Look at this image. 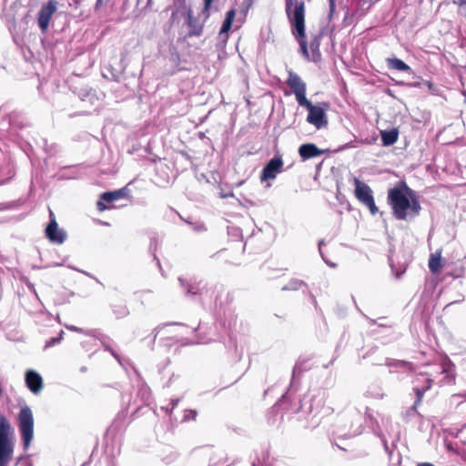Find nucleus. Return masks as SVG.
<instances>
[{"label":"nucleus","instance_id":"obj_23","mask_svg":"<svg viewBox=\"0 0 466 466\" xmlns=\"http://www.w3.org/2000/svg\"><path fill=\"white\" fill-rule=\"evenodd\" d=\"M10 424L5 416L0 415V435L8 436Z\"/></svg>","mask_w":466,"mask_h":466},{"label":"nucleus","instance_id":"obj_15","mask_svg":"<svg viewBox=\"0 0 466 466\" xmlns=\"http://www.w3.org/2000/svg\"><path fill=\"white\" fill-rule=\"evenodd\" d=\"M386 64L390 69L404 72L408 76L412 75L410 67L399 58H387Z\"/></svg>","mask_w":466,"mask_h":466},{"label":"nucleus","instance_id":"obj_21","mask_svg":"<svg viewBox=\"0 0 466 466\" xmlns=\"http://www.w3.org/2000/svg\"><path fill=\"white\" fill-rule=\"evenodd\" d=\"M293 90L296 95L297 101L300 106H305L307 109H309V107H311L313 106V104L306 97V95H305L306 89H293Z\"/></svg>","mask_w":466,"mask_h":466},{"label":"nucleus","instance_id":"obj_9","mask_svg":"<svg viewBox=\"0 0 466 466\" xmlns=\"http://www.w3.org/2000/svg\"><path fill=\"white\" fill-rule=\"evenodd\" d=\"M49 217L50 221L46 228V236L51 242L62 244L65 241L66 235L58 228L55 214L52 210H49Z\"/></svg>","mask_w":466,"mask_h":466},{"label":"nucleus","instance_id":"obj_20","mask_svg":"<svg viewBox=\"0 0 466 466\" xmlns=\"http://www.w3.org/2000/svg\"><path fill=\"white\" fill-rule=\"evenodd\" d=\"M112 311L116 319H123L128 315V309L121 301H116L111 305Z\"/></svg>","mask_w":466,"mask_h":466},{"label":"nucleus","instance_id":"obj_30","mask_svg":"<svg viewBox=\"0 0 466 466\" xmlns=\"http://www.w3.org/2000/svg\"><path fill=\"white\" fill-rule=\"evenodd\" d=\"M460 5H466V0H458L457 2Z\"/></svg>","mask_w":466,"mask_h":466},{"label":"nucleus","instance_id":"obj_22","mask_svg":"<svg viewBox=\"0 0 466 466\" xmlns=\"http://www.w3.org/2000/svg\"><path fill=\"white\" fill-rule=\"evenodd\" d=\"M287 84L289 85V87H305V83L302 82L300 77L293 72H289Z\"/></svg>","mask_w":466,"mask_h":466},{"label":"nucleus","instance_id":"obj_24","mask_svg":"<svg viewBox=\"0 0 466 466\" xmlns=\"http://www.w3.org/2000/svg\"><path fill=\"white\" fill-rule=\"evenodd\" d=\"M319 38L318 36H315L309 44L313 59L315 58L316 56H319Z\"/></svg>","mask_w":466,"mask_h":466},{"label":"nucleus","instance_id":"obj_27","mask_svg":"<svg viewBox=\"0 0 466 466\" xmlns=\"http://www.w3.org/2000/svg\"><path fill=\"white\" fill-rule=\"evenodd\" d=\"M335 11V0H329V16L332 15Z\"/></svg>","mask_w":466,"mask_h":466},{"label":"nucleus","instance_id":"obj_4","mask_svg":"<svg viewBox=\"0 0 466 466\" xmlns=\"http://www.w3.org/2000/svg\"><path fill=\"white\" fill-rule=\"evenodd\" d=\"M354 194L356 198L361 204L366 206L372 215H376L379 212V209L375 204L371 188L357 177L354 178Z\"/></svg>","mask_w":466,"mask_h":466},{"label":"nucleus","instance_id":"obj_14","mask_svg":"<svg viewBox=\"0 0 466 466\" xmlns=\"http://www.w3.org/2000/svg\"><path fill=\"white\" fill-rule=\"evenodd\" d=\"M323 152V150L319 149L315 144L312 143L302 144L299 147V154L302 160H308L320 157Z\"/></svg>","mask_w":466,"mask_h":466},{"label":"nucleus","instance_id":"obj_25","mask_svg":"<svg viewBox=\"0 0 466 466\" xmlns=\"http://www.w3.org/2000/svg\"><path fill=\"white\" fill-rule=\"evenodd\" d=\"M63 335H64V331L60 330L57 337L51 338L50 339H48L46 342V348H50V347H53L58 343H60L63 339Z\"/></svg>","mask_w":466,"mask_h":466},{"label":"nucleus","instance_id":"obj_11","mask_svg":"<svg viewBox=\"0 0 466 466\" xmlns=\"http://www.w3.org/2000/svg\"><path fill=\"white\" fill-rule=\"evenodd\" d=\"M13 454V444L8 436L0 435V466H7Z\"/></svg>","mask_w":466,"mask_h":466},{"label":"nucleus","instance_id":"obj_32","mask_svg":"<svg viewBox=\"0 0 466 466\" xmlns=\"http://www.w3.org/2000/svg\"><path fill=\"white\" fill-rule=\"evenodd\" d=\"M370 0H364V3H368Z\"/></svg>","mask_w":466,"mask_h":466},{"label":"nucleus","instance_id":"obj_7","mask_svg":"<svg viewBox=\"0 0 466 466\" xmlns=\"http://www.w3.org/2000/svg\"><path fill=\"white\" fill-rule=\"evenodd\" d=\"M58 2L56 0H48L43 5L38 12L37 23L42 32H46L49 26V22L53 15L56 12Z\"/></svg>","mask_w":466,"mask_h":466},{"label":"nucleus","instance_id":"obj_6","mask_svg":"<svg viewBox=\"0 0 466 466\" xmlns=\"http://www.w3.org/2000/svg\"><path fill=\"white\" fill-rule=\"evenodd\" d=\"M300 406L297 404L292 405V401L288 396H282L270 409L269 414L271 415L272 423L276 421V417L280 416V420H283L284 415L296 413L299 410Z\"/></svg>","mask_w":466,"mask_h":466},{"label":"nucleus","instance_id":"obj_19","mask_svg":"<svg viewBox=\"0 0 466 466\" xmlns=\"http://www.w3.org/2000/svg\"><path fill=\"white\" fill-rule=\"evenodd\" d=\"M442 267L441 264V252H436L431 254L429 259V268L431 273L436 274L439 273Z\"/></svg>","mask_w":466,"mask_h":466},{"label":"nucleus","instance_id":"obj_29","mask_svg":"<svg viewBox=\"0 0 466 466\" xmlns=\"http://www.w3.org/2000/svg\"><path fill=\"white\" fill-rule=\"evenodd\" d=\"M417 466H434V465L430 462H422V463H419Z\"/></svg>","mask_w":466,"mask_h":466},{"label":"nucleus","instance_id":"obj_5","mask_svg":"<svg viewBox=\"0 0 466 466\" xmlns=\"http://www.w3.org/2000/svg\"><path fill=\"white\" fill-rule=\"evenodd\" d=\"M128 197L129 189L127 187L114 191L104 192L99 196V199L96 202V208L99 212L114 208V206H107L106 203H112L121 198H127Z\"/></svg>","mask_w":466,"mask_h":466},{"label":"nucleus","instance_id":"obj_31","mask_svg":"<svg viewBox=\"0 0 466 466\" xmlns=\"http://www.w3.org/2000/svg\"><path fill=\"white\" fill-rule=\"evenodd\" d=\"M387 91H388V94H389V95H391V93H390V89H387Z\"/></svg>","mask_w":466,"mask_h":466},{"label":"nucleus","instance_id":"obj_2","mask_svg":"<svg viewBox=\"0 0 466 466\" xmlns=\"http://www.w3.org/2000/svg\"><path fill=\"white\" fill-rule=\"evenodd\" d=\"M286 13L292 25V33L304 56L309 59L305 35V5L298 0H286Z\"/></svg>","mask_w":466,"mask_h":466},{"label":"nucleus","instance_id":"obj_18","mask_svg":"<svg viewBox=\"0 0 466 466\" xmlns=\"http://www.w3.org/2000/svg\"><path fill=\"white\" fill-rule=\"evenodd\" d=\"M399 138V132L397 129L393 128L389 131H381V141L382 145L385 147L391 146L397 142Z\"/></svg>","mask_w":466,"mask_h":466},{"label":"nucleus","instance_id":"obj_16","mask_svg":"<svg viewBox=\"0 0 466 466\" xmlns=\"http://www.w3.org/2000/svg\"><path fill=\"white\" fill-rule=\"evenodd\" d=\"M235 15H236V12L234 9H231L227 12L226 18H225L223 25L219 31V35L221 37H224L225 39L228 38V32L230 30V28L232 26V23L234 21Z\"/></svg>","mask_w":466,"mask_h":466},{"label":"nucleus","instance_id":"obj_17","mask_svg":"<svg viewBox=\"0 0 466 466\" xmlns=\"http://www.w3.org/2000/svg\"><path fill=\"white\" fill-rule=\"evenodd\" d=\"M433 380L431 379H426L425 385L421 388L415 387L413 389L415 394H416V400L414 401V407H418L422 402L423 396L427 390H429L431 388Z\"/></svg>","mask_w":466,"mask_h":466},{"label":"nucleus","instance_id":"obj_28","mask_svg":"<svg viewBox=\"0 0 466 466\" xmlns=\"http://www.w3.org/2000/svg\"><path fill=\"white\" fill-rule=\"evenodd\" d=\"M404 84L414 87L417 85H419V82H408V83H404Z\"/></svg>","mask_w":466,"mask_h":466},{"label":"nucleus","instance_id":"obj_12","mask_svg":"<svg viewBox=\"0 0 466 466\" xmlns=\"http://www.w3.org/2000/svg\"><path fill=\"white\" fill-rule=\"evenodd\" d=\"M213 0H204V8L201 12V14L198 16V19L201 21L200 25H197L195 19L193 18L191 13H188V25L191 27H194V34L199 35L202 30V24L208 18L209 13L208 9L212 4Z\"/></svg>","mask_w":466,"mask_h":466},{"label":"nucleus","instance_id":"obj_1","mask_svg":"<svg viewBox=\"0 0 466 466\" xmlns=\"http://www.w3.org/2000/svg\"><path fill=\"white\" fill-rule=\"evenodd\" d=\"M387 202L393 217L398 220H407L409 217L416 218L421 209L416 192L404 181L398 182L388 190Z\"/></svg>","mask_w":466,"mask_h":466},{"label":"nucleus","instance_id":"obj_8","mask_svg":"<svg viewBox=\"0 0 466 466\" xmlns=\"http://www.w3.org/2000/svg\"><path fill=\"white\" fill-rule=\"evenodd\" d=\"M283 160L280 157H274L263 167L260 174V180L267 181L276 178L277 175L282 171Z\"/></svg>","mask_w":466,"mask_h":466},{"label":"nucleus","instance_id":"obj_26","mask_svg":"<svg viewBox=\"0 0 466 466\" xmlns=\"http://www.w3.org/2000/svg\"><path fill=\"white\" fill-rule=\"evenodd\" d=\"M233 300H234L233 293L230 292V291H227L225 293V302H226V304H230V303L233 302Z\"/></svg>","mask_w":466,"mask_h":466},{"label":"nucleus","instance_id":"obj_13","mask_svg":"<svg viewBox=\"0 0 466 466\" xmlns=\"http://www.w3.org/2000/svg\"><path fill=\"white\" fill-rule=\"evenodd\" d=\"M25 383L28 389L35 394L39 393L43 389V379L35 370H28L25 373Z\"/></svg>","mask_w":466,"mask_h":466},{"label":"nucleus","instance_id":"obj_10","mask_svg":"<svg viewBox=\"0 0 466 466\" xmlns=\"http://www.w3.org/2000/svg\"><path fill=\"white\" fill-rule=\"evenodd\" d=\"M307 121L316 128L320 129L328 125V120L324 110L320 106H312L309 109Z\"/></svg>","mask_w":466,"mask_h":466},{"label":"nucleus","instance_id":"obj_3","mask_svg":"<svg viewBox=\"0 0 466 466\" xmlns=\"http://www.w3.org/2000/svg\"><path fill=\"white\" fill-rule=\"evenodd\" d=\"M18 421L24 448L27 449L34 436V417L33 412L28 406H25L20 410Z\"/></svg>","mask_w":466,"mask_h":466}]
</instances>
